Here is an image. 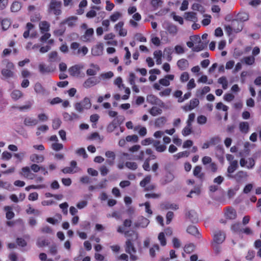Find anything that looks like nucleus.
<instances>
[{
  "label": "nucleus",
  "mask_w": 261,
  "mask_h": 261,
  "mask_svg": "<svg viewBox=\"0 0 261 261\" xmlns=\"http://www.w3.org/2000/svg\"><path fill=\"white\" fill-rule=\"evenodd\" d=\"M243 29V23L237 20H233L231 22V25H226L225 31L228 35L233 33H238L242 31Z\"/></svg>",
  "instance_id": "f257e3e1"
},
{
  "label": "nucleus",
  "mask_w": 261,
  "mask_h": 261,
  "mask_svg": "<svg viewBox=\"0 0 261 261\" xmlns=\"http://www.w3.org/2000/svg\"><path fill=\"white\" fill-rule=\"evenodd\" d=\"M4 62H6V68L2 70V74L7 79L13 77L14 74L13 72L14 69V64L8 61H5Z\"/></svg>",
  "instance_id": "f03ea898"
},
{
  "label": "nucleus",
  "mask_w": 261,
  "mask_h": 261,
  "mask_svg": "<svg viewBox=\"0 0 261 261\" xmlns=\"http://www.w3.org/2000/svg\"><path fill=\"white\" fill-rule=\"evenodd\" d=\"M91 107V103L88 97H85L82 101L76 102L74 105L75 109L80 113L83 112L84 110L89 109Z\"/></svg>",
  "instance_id": "7ed1b4c3"
},
{
  "label": "nucleus",
  "mask_w": 261,
  "mask_h": 261,
  "mask_svg": "<svg viewBox=\"0 0 261 261\" xmlns=\"http://www.w3.org/2000/svg\"><path fill=\"white\" fill-rule=\"evenodd\" d=\"M130 234L131 236H132V239H128L125 242V251L128 254L132 252H133L134 253L136 252V249H135L133 244L132 243V241L136 240L138 238V234L134 231H132Z\"/></svg>",
  "instance_id": "20e7f679"
},
{
  "label": "nucleus",
  "mask_w": 261,
  "mask_h": 261,
  "mask_svg": "<svg viewBox=\"0 0 261 261\" xmlns=\"http://www.w3.org/2000/svg\"><path fill=\"white\" fill-rule=\"evenodd\" d=\"M61 2L51 0L48 7V12L56 15H59L61 13Z\"/></svg>",
  "instance_id": "39448f33"
},
{
  "label": "nucleus",
  "mask_w": 261,
  "mask_h": 261,
  "mask_svg": "<svg viewBox=\"0 0 261 261\" xmlns=\"http://www.w3.org/2000/svg\"><path fill=\"white\" fill-rule=\"evenodd\" d=\"M225 233L220 230H215L213 235V242L216 244H222L225 240Z\"/></svg>",
  "instance_id": "423d86ee"
},
{
  "label": "nucleus",
  "mask_w": 261,
  "mask_h": 261,
  "mask_svg": "<svg viewBox=\"0 0 261 261\" xmlns=\"http://www.w3.org/2000/svg\"><path fill=\"white\" fill-rule=\"evenodd\" d=\"M124 22L123 21H120L114 25L115 31L118 33L119 36L121 37H125L127 34V31L123 28Z\"/></svg>",
  "instance_id": "0eeeda50"
},
{
  "label": "nucleus",
  "mask_w": 261,
  "mask_h": 261,
  "mask_svg": "<svg viewBox=\"0 0 261 261\" xmlns=\"http://www.w3.org/2000/svg\"><path fill=\"white\" fill-rule=\"evenodd\" d=\"M240 164L242 167H246L249 169H252L255 165V160L252 158H248L247 160L242 158L240 161Z\"/></svg>",
  "instance_id": "6e6552de"
},
{
  "label": "nucleus",
  "mask_w": 261,
  "mask_h": 261,
  "mask_svg": "<svg viewBox=\"0 0 261 261\" xmlns=\"http://www.w3.org/2000/svg\"><path fill=\"white\" fill-rule=\"evenodd\" d=\"M227 176L229 178L233 177L238 182H241L243 180L246 179L248 176V175L245 171H239L233 176L230 174H228Z\"/></svg>",
  "instance_id": "1a4fd4ad"
},
{
  "label": "nucleus",
  "mask_w": 261,
  "mask_h": 261,
  "mask_svg": "<svg viewBox=\"0 0 261 261\" xmlns=\"http://www.w3.org/2000/svg\"><path fill=\"white\" fill-rule=\"evenodd\" d=\"M39 72L42 74H45L52 72L54 71V68L50 65H46L43 63H40L38 65Z\"/></svg>",
  "instance_id": "9d476101"
},
{
  "label": "nucleus",
  "mask_w": 261,
  "mask_h": 261,
  "mask_svg": "<svg viewBox=\"0 0 261 261\" xmlns=\"http://www.w3.org/2000/svg\"><path fill=\"white\" fill-rule=\"evenodd\" d=\"M94 30L92 28L87 29L85 34L82 36V39L86 42H91L93 41Z\"/></svg>",
  "instance_id": "9b49d317"
},
{
  "label": "nucleus",
  "mask_w": 261,
  "mask_h": 261,
  "mask_svg": "<svg viewBox=\"0 0 261 261\" xmlns=\"http://www.w3.org/2000/svg\"><path fill=\"white\" fill-rule=\"evenodd\" d=\"M79 170L76 166V162L75 161H72L70 162V167L64 168L62 171L64 173H75L78 172Z\"/></svg>",
  "instance_id": "f8f14e48"
},
{
  "label": "nucleus",
  "mask_w": 261,
  "mask_h": 261,
  "mask_svg": "<svg viewBox=\"0 0 261 261\" xmlns=\"http://www.w3.org/2000/svg\"><path fill=\"white\" fill-rule=\"evenodd\" d=\"M149 223V220L147 218L142 216L139 217L137 221L135 222L134 225L135 227L139 228H145Z\"/></svg>",
  "instance_id": "ddd939ff"
},
{
  "label": "nucleus",
  "mask_w": 261,
  "mask_h": 261,
  "mask_svg": "<svg viewBox=\"0 0 261 261\" xmlns=\"http://www.w3.org/2000/svg\"><path fill=\"white\" fill-rule=\"evenodd\" d=\"M199 103V100L197 98H194L190 101L189 103L183 106L182 108L186 112L189 111L197 107Z\"/></svg>",
  "instance_id": "4468645a"
},
{
  "label": "nucleus",
  "mask_w": 261,
  "mask_h": 261,
  "mask_svg": "<svg viewBox=\"0 0 261 261\" xmlns=\"http://www.w3.org/2000/svg\"><path fill=\"white\" fill-rule=\"evenodd\" d=\"M100 81L95 77H91L87 79L83 83V87L85 88H89L98 84Z\"/></svg>",
  "instance_id": "2eb2a0df"
},
{
  "label": "nucleus",
  "mask_w": 261,
  "mask_h": 261,
  "mask_svg": "<svg viewBox=\"0 0 261 261\" xmlns=\"http://www.w3.org/2000/svg\"><path fill=\"white\" fill-rule=\"evenodd\" d=\"M224 214L226 219L229 220H234L237 217L236 211L231 207H228L226 209Z\"/></svg>",
  "instance_id": "dca6fc26"
},
{
  "label": "nucleus",
  "mask_w": 261,
  "mask_h": 261,
  "mask_svg": "<svg viewBox=\"0 0 261 261\" xmlns=\"http://www.w3.org/2000/svg\"><path fill=\"white\" fill-rule=\"evenodd\" d=\"M20 174L23 176L24 177L29 179H33L36 176V175L32 173L29 167H24L21 169V172H20Z\"/></svg>",
  "instance_id": "f3484780"
},
{
  "label": "nucleus",
  "mask_w": 261,
  "mask_h": 261,
  "mask_svg": "<svg viewBox=\"0 0 261 261\" xmlns=\"http://www.w3.org/2000/svg\"><path fill=\"white\" fill-rule=\"evenodd\" d=\"M83 68V66L80 65H75L69 68L68 71L69 74L73 76H78L80 74L81 70Z\"/></svg>",
  "instance_id": "a211bd4d"
},
{
  "label": "nucleus",
  "mask_w": 261,
  "mask_h": 261,
  "mask_svg": "<svg viewBox=\"0 0 261 261\" xmlns=\"http://www.w3.org/2000/svg\"><path fill=\"white\" fill-rule=\"evenodd\" d=\"M103 49V44L102 43H98L92 48L91 53L93 56H100L102 54Z\"/></svg>",
  "instance_id": "6ab92c4d"
},
{
  "label": "nucleus",
  "mask_w": 261,
  "mask_h": 261,
  "mask_svg": "<svg viewBox=\"0 0 261 261\" xmlns=\"http://www.w3.org/2000/svg\"><path fill=\"white\" fill-rule=\"evenodd\" d=\"M174 79V75L173 74H168L166 75L164 78L160 79L159 81V83L161 85L167 87L170 84V81H173Z\"/></svg>",
  "instance_id": "aec40b11"
},
{
  "label": "nucleus",
  "mask_w": 261,
  "mask_h": 261,
  "mask_svg": "<svg viewBox=\"0 0 261 261\" xmlns=\"http://www.w3.org/2000/svg\"><path fill=\"white\" fill-rule=\"evenodd\" d=\"M147 100L148 102L153 105H158L161 107L164 106L163 102L153 95H148L147 97Z\"/></svg>",
  "instance_id": "412c9836"
},
{
  "label": "nucleus",
  "mask_w": 261,
  "mask_h": 261,
  "mask_svg": "<svg viewBox=\"0 0 261 261\" xmlns=\"http://www.w3.org/2000/svg\"><path fill=\"white\" fill-rule=\"evenodd\" d=\"M34 90L38 94L46 95L48 94V92L39 83H37L34 86Z\"/></svg>",
  "instance_id": "4be33fe9"
},
{
  "label": "nucleus",
  "mask_w": 261,
  "mask_h": 261,
  "mask_svg": "<svg viewBox=\"0 0 261 261\" xmlns=\"http://www.w3.org/2000/svg\"><path fill=\"white\" fill-rule=\"evenodd\" d=\"M106 156L109 159L106 161L107 163L110 166H112L114 163V160L115 159V153L114 152L112 151H107L105 153Z\"/></svg>",
  "instance_id": "5701e85b"
},
{
  "label": "nucleus",
  "mask_w": 261,
  "mask_h": 261,
  "mask_svg": "<svg viewBox=\"0 0 261 261\" xmlns=\"http://www.w3.org/2000/svg\"><path fill=\"white\" fill-rule=\"evenodd\" d=\"M177 66L180 70H186L189 66L188 61L185 59H181L177 62Z\"/></svg>",
  "instance_id": "b1692460"
},
{
  "label": "nucleus",
  "mask_w": 261,
  "mask_h": 261,
  "mask_svg": "<svg viewBox=\"0 0 261 261\" xmlns=\"http://www.w3.org/2000/svg\"><path fill=\"white\" fill-rule=\"evenodd\" d=\"M39 27L41 34L48 32L50 29V23L46 21H42L39 24Z\"/></svg>",
  "instance_id": "393cba45"
},
{
  "label": "nucleus",
  "mask_w": 261,
  "mask_h": 261,
  "mask_svg": "<svg viewBox=\"0 0 261 261\" xmlns=\"http://www.w3.org/2000/svg\"><path fill=\"white\" fill-rule=\"evenodd\" d=\"M38 123V120L34 118L27 117L24 118L23 123L27 126H34Z\"/></svg>",
  "instance_id": "a878e982"
},
{
  "label": "nucleus",
  "mask_w": 261,
  "mask_h": 261,
  "mask_svg": "<svg viewBox=\"0 0 261 261\" xmlns=\"http://www.w3.org/2000/svg\"><path fill=\"white\" fill-rule=\"evenodd\" d=\"M193 175L201 180L204 177V174L202 172V168L200 166H196L193 170Z\"/></svg>",
  "instance_id": "bb28decb"
},
{
  "label": "nucleus",
  "mask_w": 261,
  "mask_h": 261,
  "mask_svg": "<svg viewBox=\"0 0 261 261\" xmlns=\"http://www.w3.org/2000/svg\"><path fill=\"white\" fill-rule=\"evenodd\" d=\"M91 68L88 69L86 73L88 75L93 76L97 74L99 70V67L98 65L92 64L90 65Z\"/></svg>",
  "instance_id": "cd10ccee"
},
{
  "label": "nucleus",
  "mask_w": 261,
  "mask_h": 261,
  "mask_svg": "<svg viewBox=\"0 0 261 261\" xmlns=\"http://www.w3.org/2000/svg\"><path fill=\"white\" fill-rule=\"evenodd\" d=\"M63 117L66 121H73L78 120L80 118V116L74 113H71V114L64 113Z\"/></svg>",
  "instance_id": "c85d7f7f"
},
{
  "label": "nucleus",
  "mask_w": 261,
  "mask_h": 261,
  "mask_svg": "<svg viewBox=\"0 0 261 261\" xmlns=\"http://www.w3.org/2000/svg\"><path fill=\"white\" fill-rule=\"evenodd\" d=\"M48 56L49 62H58L61 60V58L58 56V53L55 51L50 53Z\"/></svg>",
  "instance_id": "c756f323"
},
{
  "label": "nucleus",
  "mask_w": 261,
  "mask_h": 261,
  "mask_svg": "<svg viewBox=\"0 0 261 261\" xmlns=\"http://www.w3.org/2000/svg\"><path fill=\"white\" fill-rule=\"evenodd\" d=\"M30 160L34 163H42L44 160V158L42 155H38L37 154H33L30 157Z\"/></svg>",
  "instance_id": "7c9ffc66"
},
{
  "label": "nucleus",
  "mask_w": 261,
  "mask_h": 261,
  "mask_svg": "<svg viewBox=\"0 0 261 261\" xmlns=\"http://www.w3.org/2000/svg\"><path fill=\"white\" fill-rule=\"evenodd\" d=\"M185 18L186 20L196 22L197 21L196 14L193 12H189L185 13Z\"/></svg>",
  "instance_id": "2f4dec72"
},
{
  "label": "nucleus",
  "mask_w": 261,
  "mask_h": 261,
  "mask_svg": "<svg viewBox=\"0 0 261 261\" xmlns=\"http://www.w3.org/2000/svg\"><path fill=\"white\" fill-rule=\"evenodd\" d=\"M153 145L155 150L160 152H163L166 149V146L165 145L161 144L160 141L157 140L153 141Z\"/></svg>",
  "instance_id": "473e14b6"
},
{
  "label": "nucleus",
  "mask_w": 261,
  "mask_h": 261,
  "mask_svg": "<svg viewBox=\"0 0 261 261\" xmlns=\"http://www.w3.org/2000/svg\"><path fill=\"white\" fill-rule=\"evenodd\" d=\"M238 167V163L237 160H234L231 163H229V165L227 168V172L229 174L232 173Z\"/></svg>",
  "instance_id": "72a5a7b5"
},
{
  "label": "nucleus",
  "mask_w": 261,
  "mask_h": 261,
  "mask_svg": "<svg viewBox=\"0 0 261 261\" xmlns=\"http://www.w3.org/2000/svg\"><path fill=\"white\" fill-rule=\"evenodd\" d=\"M122 17V13L116 11L113 13L110 16V20L112 22H115Z\"/></svg>",
  "instance_id": "f704fd0d"
},
{
  "label": "nucleus",
  "mask_w": 261,
  "mask_h": 261,
  "mask_svg": "<svg viewBox=\"0 0 261 261\" xmlns=\"http://www.w3.org/2000/svg\"><path fill=\"white\" fill-rule=\"evenodd\" d=\"M134 131L138 132L140 136L144 137L147 134V129L145 127L141 126V125H137L134 127Z\"/></svg>",
  "instance_id": "c9c22d12"
},
{
  "label": "nucleus",
  "mask_w": 261,
  "mask_h": 261,
  "mask_svg": "<svg viewBox=\"0 0 261 261\" xmlns=\"http://www.w3.org/2000/svg\"><path fill=\"white\" fill-rule=\"evenodd\" d=\"M239 128L242 133L247 134L249 130V123L247 122H241L239 124Z\"/></svg>",
  "instance_id": "e433bc0d"
},
{
  "label": "nucleus",
  "mask_w": 261,
  "mask_h": 261,
  "mask_svg": "<svg viewBox=\"0 0 261 261\" xmlns=\"http://www.w3.org/2000/svg\"><path fill=\"white\" fill-rule=\"evenodd\" d=\"M166 121L167 119L165 117H160L155 120L154 124L158 127H161L166 123Z\"/></svg>",
  "instance_id": "4c0bfd02"
},
{
  "label": "nucleus",
  "mask_w": 261,
  "mask_h": 261,
  "mask_svg": "<svg viewBox=\"0 0 261 261\" xmlns=\"http://www.w3.org/2000/svg\"><path fill=\"white\" fill-rule=\"evenodd\" d=\"M154 58L156 59V63L158 65L162 64V52L160 50H155L153 53Z\"/></svg>",
  "instance_id": "58836bf2"
},
{
  "label": "nucleus",
  "mask_w": 261,
  "mask_h": 261,
  "mask_svg": "<svg viewBox=\"0 0 261 261\" xmlns=\"http://www.w3.org/2000/svg\"><path fill=\"white\" fill-rule=\"evenodd\" d=\"M77 18L75 16H71L68 18L64 22L70 27H73L76 24Z\"/></svg>",
  "instance_id": "ea45409f"
},
{
  "label": "nucleus",
  "mask_w": 261,
  "mask_h": 261,
  "mask_svg": "<svg viewBox=\"0 0 261 261\" xmlns=\"http://www.w3.org/2000/svg\"><path fill=\"white\" fill-rule=\"evenodd\" d=\"M210 91V88L208 86H205L202 89H198L196 91V96L198 97L202 96Z\"/></svg>",
  "instance_id": "a19ab883"
},
{
  "label": "nucleus",
  "mask_w": 261,
  "mask_h": 261,
  "mask_svg": "<svg viewBox=\"0 0 261 261\" xmlns=\"http://www.w3.org/2000/svg\"><path fill=\"white\" fill-rule=\"evenodd\" d=\"M5 211L6 212V218L7 219L10 220L14 217V213L12 211V208L9 206H6L4 207Z\"/></svg>",
  "instance_id": "79ce46f5"
},
{
  "label": "nucleus",
  "mask_w": 261,
  "mask_h": 261,
  "mask_svg": "<svg viewBox=\"0 0 261 261\" xmlns=\"http://www.w3.org/2000/svg\"><path fill=\"white\" fill-rule=\"evenodd\" d=\"M242 61L248 65H252L254 63L255 58L253 56H250L244 57Z\"/></svg>",
  "instance_id": "37998d69"
},
{
  "label": "nucleus",
  "mask_w": 261,
  "mask_h": 261,
  "mask_svg": "<svg viewBox=\"0 0 261 261\" xmlns=\"http://www.w3.org/2000/svg\"><path fill=\"white\" fill-rule=\"evenodd\" d=\"M218 83L222 85L223 89L225 90L228 87V81L225 76H221L218 80Z\"/></svg>",
  "instance_id": "c03bdc74"
},
{
  "label": "nucleus",
  "mask_w": 261,
  "mask_h": 261,
  "mask_svg": "<svg viewBox=\"0 0 261 261\" xmlns=\"http://www.w3.org/2000/svg\"><path fill=\"white\" fill-rule=\"evenodd\" d=\"M192 125L187 124L186 126H185L182 129L181 133L184 136H187L190 135L192 132Z\"/></svg>",
  "instance_id": "a18cd8bd"
},
{
  "label": "nucleus",
  "mask_w": 261,
  "mask_h": 261,
  "mask_svg": "<svg viewBox=\"0 0 261 261\" xmlns=\"http://www.w3.org/2000/svg\"><path fill=\"white\" fill-rule=\"evenodd\" d=\"M151 179V176L149 175L145 176L140 182L141 187L145 188L147 185H148Z\"/></svg>",
  "instance_id": "49530a36"
},
{
  "label": "nucleus",
  "mask_w": 261,
  "mask_h": 261,
  "mask_svg": "<svg viewBox=\"0 0 261 261\" xmlns=\"http://www.w3.org/2000/svg\"><path fill=\"white\" fill-rule=\"evenodd\" d=\"M150 114L153 116H156L158 115L161 114L162 113V110L156 107H153L149 110Z\"/></svg>",
  "instance_id": "de8ad7c7"
},
{
  "label": "nucleus",
  "mask_w": 261,
  "mask_h": 261,
  "mask_svg": "<svg viewBox=\"0 0 261 261\" xmlns=\"http://www.w3.org/2000/svg\"><path fill=\"white\" fill-rule=\"evenodd\" d=\"M231 230L237 233H239L242 231L241 225L240 223H234L231 225Z\"/></svg>",
  "instance_id": "09e8293b"
},
{
  "label": "nucleus",
  "mask_w": 261,
  "mask_h": 261,
  "mask_svg": "<svg viewBox=\"0 0 261 261\" xmlns=\"http://www.w3.org/2000/svg\"><path fill=\"white\" fill-rule=\"evenodd\" d=\"M26 212L28 214H35V215L38 216L40 214V212L38 210L33 208L31 205H28V207L26 210Z\"/></svg>",
  "instance_id": "8fccbe9b"
},
{
  "label": "nucleus",
  "mask_w": 261,
  "mask_h": 261,
  "mask_svg": "<svg viewBox=\"0 0 261 261\" xmlns=\"http://www.w3.org/2000/svg\"><path fill=\"white\" fill-rule=\"evenodd\" d=\"M22 93L21 92L18 90H14L11 93V97L15 100H16L21 97Z\"/></svg>",
  "instance_id": "3c124183"
},
{
  "label": "nucleus",
  "mask_w": 261,
  "mask_h": 261,
  "mask_svg": "<svg viewBox=\"0 0 261 261\" xmlns=\"http://www.w3.org/2000/svg\"><path fill=\"white\" fill-rule=\"evenodd\" d=\"M188 233L192 234L193 236H196L198 234V230L197 227L195 226H190L187 229Z\"/></svg>",
  "instance_id": "603ef678"
},
{
  "label": "nucleus",
  "mask_w": 261,
  "mask_h": 261,
  "mask_svg": "<svg viewBox=\"0 0 261 261\" xmlns=\"http://www.w3.org/2000/svg\"><path fill=\"white\" fill-rule=\"evenodd\" d=\"M48 245V242L46 239L44 238H40L37 240V245L39 247L46 246H47Z\"/></svg>",
  "instance_id": "864d4df0"
},
{
  "label": "nucleus",
  "mask_w": 261,
  "mask_h": 261,
  "mask_svg": "<svg viewBox=\"0 0 261 261\" xmlns=\"http://www.w3.org/2000/svg\"><path fill=\"white\" fill-rule=\"evenodd\" d=\"M199 44L197 45H195L192 48L193 50L194 51H197V52L203 49L205 47V46H206V43L204 44L203 43H201L200 38H199Z\"/></svg>",
  "instance_id": "5fc2aeb1"
},
{
  "label": "nucleus",
  "mask_w": 261,
  "mask_h": 261,
  "mask_svg": "<svg viewBox=\"0 0 261 261\" xmlns=\"http://www.w3.org/2000/svg\"><path fill=\"white\" fill-rule=\"evenodd\" d=\"M189 155V152L187 151H184L182 152H180L177 153L176 154H174L173 155L174 158L176 160H178L180 158H184V157H188Z\"/></svg>",
  "instance_id": "6e6d98bb"
},
{
  "label": "nucleus",
  "mask_w": 261,
  "mask_h": 261,
  "mask_svg": "<svg viewBox=\"0 0 261 261\" xmlns=\"http://www.w3.org/2000/svg\"><path fill=\"white\" fill-rule=\"evenodd\" d=\"M167 31L170 34L175 35L177 33V28L175 25L173 24H170L168 27Z\"/></svg>",
  "instance_id": "4d7b16f0"
},
{
  "label": "nucleus",
  "mask_w": 261,
  "mask_h": 261,
  "mask_svg": "<svg viewBox=\"0 0 261 261\" xmlns=\"http://www.w3.org/2000/svg\"><path fill=\"white\" fill-rule=\"evenodd\" d=\"M158 240L162 246H164L166 245V240L164 232H162L159 234Z\"/></svg>",
  "instance_id": "13d9d810"
},
{
  "label": "nucleus",
  "mask_w": 261,
  "mask_h": 261,
  "mask_svg": "<svg viewBox=\"0 0 261 261\" xmlns=\"http://www.w3.org/2000/svg\"><path fill=\"white\" fill-rule=\"evenodd\" d=\"M160 250L159 246L158 244H155L149 250L150 255L154 257L155 256V251H159Z\"/></svg>",
  "instance_id": "bf43d9fd"
},
{
  "label": "nucleus",
  "mask_w": 261,
  "mask_h": 261,
  "mask_svg": "<svg viewBox=\"0 0 261 261\" xmlns=\"http://www.w3.org/2000/svg\"><path fill=\"white\" fill-rule=\"evenodd\" d=\"M163 2L161 0H151L150 4L155 9H158L159 7L161 6Z\"/></svg>",
  "instance_id": "052dcab7"
},
{
  "label": "nucleus",
  "mask_w": 261,
  "mask_h": 261,
  "mask_svg": "<svg viewBox=\"0 0 261 261\" xmlns=\"http://www.w3.org/2000/svg\"><path fill=\"white\" fill-rule=\"evenodd\" d=\"M33 101H28L26 102L25 105L18 107L19 110L20 111L24 110H29L32 108V106L33 105Z\"/></svg>",
  "instance_id": "680f3d73"
},
{
  "label": "nucleus",
  "mask_w": 261,
  "mask_h": 261,
  "mask_svg": "<svg viewBox=\"0 0 261 261\" xmlns=\"http://www.w3.org/2000/svg\"><path fill=\"white\" fill-rule=\"evenodd\" d=\"M21 8L20 4L17 2L13 3L11 7V10L12 12H17Z\"/></svg>",
  "instance_id": "e2e57ef3"
},
{
  "label": "nucleus",
  "mask_w": 261,
  "mask_h": 261,
  "mask_svg": "<svg viewBox=\"0 0 261 261\" xmlns=\"http://www.w3.org/2000/svg\"><path fill=\"white\" fill-rule=\"evenodd\" d=\"M51 148L55 151H59L63 148V145L61 143L55 142L51 144Z\"/></svg>",
  "instance_id": "0e129e2a"
},
{
  "label": "nucleus",
  "mask_w": 261,
  "mask_h": 261,
  "mask_svg": "<svg viewBox=\"0 0 261 261\" xmlns=\"http://www.w3.org/2000/svg\"><path fill=\"white\" fill-rule=\"evenodd\" d=\"M114 84L117 86L120 90L122 88H124V86L122 84V80L120 77H118L115 79Z\"/></svg>",
  "instance_id": "69168bd1"
},
{
  "label": "nucleus",
  "mask_w": 261,
  "mask_h": 261,
  "mask_svg": "<svg viewBox=\"0 0 261 261\" xmlns=\"http://www.w3.org/2000/svg\"><path fill=\"white\" fill-rule=\"evenodd\" d=\"M189 79V74L187 72H182L180 76V81L181 83H185Z\"/></svg>",
  "instance_id": "338daca9"
},
{
  "label": "nucleus",
  "mask_w": 261,
  "mask_h": 261,
  "mask_svg": "<svg viewBox=\"0 0 261 261\" xmlns=\"http://www.w3.org/2000/svg\"><path fill=\"white\" fill-rule=\"evenodd\" d=\"M125 166L128 169L133 170H136L138 167V165L136 163L131 162H126L125 163Z\"/></svg>",
  "instance_id": "774afa93"
}]
</instances>
